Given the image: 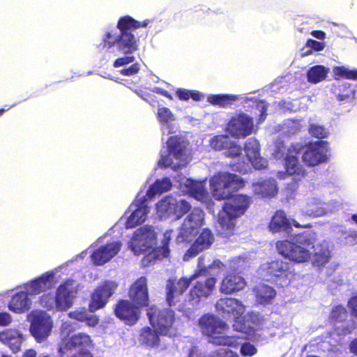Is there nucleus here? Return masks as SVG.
Instances as JSON below:
<instances>
[{
  "label": "nucleus",
  "mask_w": 357,
  "mask_h": 357,
  "mask_svg": "<svg viewBox=\"0 0 357 357\" xmlns=\"http://www.w3.org/2000/svg\"><path fill=\"white\" fill-rule=\"evenodd\" d=\"M149 22V20L139 22L130 15H125L120 17L117 22L116 26L119 33H113L112 31H107L105 33L98 47L110 49L116 46L120 52L127 55L116 59L113 64L114 68L123 66L135 61V56L129 54L138 50L139 39L132 32L140 27H146Z\"/></svg>",
  "instance_id": "nucleus-1"
},
{
  "label": "nucleus",
  "mask_w": 357,
  "mask_h": 357,
  "mask_svg": "<svg viewBox=\"0 0 357 357\" xmlns=\"http://www.w3.org/2000/svg\"><path fill=\"white\" fill-rule=\"evenodd\" d=\"M218 213L216 230L218 235L228 238L235 234V220L243 215L251 204V198L243 194L231 195Z\"/></svg>",
  "instance_id": "nucleus-2"
},
{
  "label": "nucleus",
  "mask_w": 357,
  "mask_h": 357,
  "mask_svg": "<svg viewBox=\"0 0 357 357\" xmlns=\"http://www.w3.org/2000/svg\"><path fill=\"white\" fill-rule=\"evenodd\" d=\"M313 243L310 234L303 232L296 236V243L284 240L276 243L278 253L284 258L296 263H302L310 259L311 253L307 249Z\"/></svg>",
  "instance_id": "nucleus-3"
},
{
  "label": "nucleus",
  "mask_w": 357,
  "mask_h": 357,
  "mask_svg": "<svg viewBox=\"0 0 357 357\" xmlns=\"http://www.w3.org/2000/svg\"><path fill=\"white\" fill-rule=\"evenodd\" d=\"M198 324L203 335L212 337V343L220 346L235 347L236 340L229 336H215L221 334L227 328V324L213 314H205L198 321Z\"/></svg>",
  "instance_id": "nucleus-4"
},
{
  "label": "nucleus",
  "mask_w": 357,
  "mask_h": 357,
  "mask_svg": "<svg viewBox=\"0 0 357 357\" xmlns=\"http://www.w3.org/2000/svg\"><path fill=\"white\" fill-rule=\"evenodd\" d=\"M244 185V181L235 174L218 172L210 179L213 197L218 201L228 199L236 190Z\"/></svg>",
  "instance_id": "nucleus-5"
},
{
  "label": "nucleus",
  "mask_w": 357,
  "mask_h": 357,
  "mask_svg": "<svg viewBox=\"0 0 357 357\" xmlns=\"http://www.w3.org/2000/svg\"><path fill=\"white\" fill-rule=\"evenodd\" d=\"M262 271L267 281L283 287L288 285L294 276L290 264L282 259H275L263 265Z\"/></svg>",
  "instance_id": "nucleus-6"
},
{
  "label": "nucleus",
  "mask_w": 357,
  "mask_h": 357,
  "mask_svg": "<svg viewBox=\"0 0 357 357\" xmlns=\"http://www.w3.org/2000/svg\"><path fill=\"white\" fill-rule=\"evenodd\" d=\"M206 268L196 270L193 274L187 277H181L178 280L169 279L165 287V298L169 306H175L181 302L183 294L190 287L191 282L197 279L201 275H205Z\"/></svg>",
  "instance_id": "nucleus-7"
},
{
  "label": "nucleus",
  "mask_w": 357,
  "mask_h": 357,
  "mask_svg": "<svg viewBox=\"0 0 357 357\" xmlns=\"http://www.w3.org/2000/svg\"><path fill=\"white\" fill-rule=\"evenodd\" d=\"M147 317L150 324L160 335H168L174 331L175 312L170 308L159 309L155 305L147 310Z\"/></svg>",
  "instance_id": "nucleus-8"
},
{
  "label": "nucleus",
  "mask_w": 357,
  "mask_h": 357,
  "mask_svg": "<svg viewBox=\"0 0 357 357\" xmlns=\"http://www.w3.org/2000/svg\"><path fill=\"white\" fill-rule=\"evenodd\" d=\"M118 287V282L110 280H105L98 284L91 294L89 304V311L94 312L103 308Z\"/></svg>",
  "instance_id": "nucleus-9"
},
{
  "label": "nucleus",
  "mask_w": 357,
  "mask_h": 357,
  "mask_svg": "<svg viewBox=\"0 0 357 357\" xmlns=\"http://www.w3.org/2000/svg\"><path fill=\"white\" fill-rule=\"evenodd\" d=\"M156 208L161 215L173 216L178 219L190 211L191 206L184 199L177 200L167 196L159 201Z\"/></svg>",
  "instance_id": "nucleus-10"
},
{
  "label": "nucleus",
  "mask_w": 357,
  "mask_h": 357,
  "mask_svg": "<svg viewBox=\"0 0 357 357\" xmlns=\"http://www.w3.org/2000/svg\"><path fill=\"white\" fill-rule=\"evenodd\" d=\"M92 346L91 337L84 333H79L73 335L69 338H63L59 344L58 351L61 357L69 351L77 350L80 356L84 353H90L88 350Z\"/></svg>",
  "instance_id": "nucleus-11"
},
{
  "label": "nucleus",
  "mask_w": 357,
  "mask_h": 357,
  "mask_svg": "<svg viewBox=\"0 0 357 357\" xmlns=\"http://www.w3.org/2000/svg\"><path fill=\"white\" fill-rule=\"evenodd\" d=\"M116 318L128 326H134L140 318V307L126 299H119L114 307Z\"/></svg>",
  "instance_id": "nucleus-12"
},
{
  "label": "nucleus",
  "mask_w": 357,
  "mask_h": 357,
  "mask_svg": "<svg viewBox=\"0 0 357 357\" xmlns=\"http://www.w3.org/2000/svg\"><path fill=\"white\" fill-rule=\"evenodd\" d=\"M328 143L319 140L310 143L303 153V161L308 167H315L328 161Z\"/></svg>",
  "instance_id": "nucleus-13"
},
{
  "label": "nucleus",
  "mask_w": 357,
  "mask_h": 357,
  "mask_svg": "<svg viewBox=\"0 0 357 357\" xmlns=\"http://www.w3.org/2000/svg\"><path fill=\"white\" fill-rule=\"evenodd\" d=\"M227 130L231 136L237 138L249 136L254 130L253 119L244 113L236 114L229 119Z\"/></svg>",
  "instance_id": "nucleus-14"
},
{
  "label": "nucleus",
  "mask_w": 357,
  "mask_h": 357,
  "mask_svg": "<svg viewBox=\"0 0 357 357\" xmlns=\"http://www.w3.org/2000/svg\"><path fill=\"white\" fill-rule=\"evenodd\" d=\"M52 327L51 317L44 312H40L33 317L30 332L38 343H42L50 335Z\"/></svg>",
  "instance_id": "nucleus-15"
},
{
  "label": "nucleus",
  "mask_w": 357,
  "mask_h": 357,
  "mask_svg": "<svg viewBox=\"0 0 357 357\" xmlns=\"http://www.w3.org/2000/svg\"><path fill=\"white\" fill-rule=\"evenodd\" d=\"M204 211L199 208H193L181 225L178 237H181L182 241H188L189 237L197 233L198 229L204 224Z\"/></svg>",
  "instance_id": "nucleus-16"
},
{
  "label": "nucleus",
  "mask_w": 357,
  "mask_h": 357,
  "mask_svg": "<svg viewBox=\"0 0 357 357\" xmlns=\"http://www.w3.org/2000/svg\"><path fill=\"white\" fill-rule=\"evenodd\" d=\"M217 280L214 277H208L204 280H199L192 287L188 296L192 305H197L202 298H206L211 294Z\"/></svg>",
  "instance_id": "nucleus-17"
},
{
  "label": "nucleus",
  "mask_w": 357,
  "mask_h": 357,
  "mask_svg": "<svg viewBox=\"0 0 357 357\" xmlns=\"http://www.w3.org/2000/svg\"><path fill=\"white\" fill-rule=\"evenodd\" d=\"M216 310L223 316L240 318L245 312L243 303L235 298L225 297L218 299L215 303Z\"/></svg>",
  "instance_id": "nucleus-18"
},
{
  "label": "nucleus",
  "mask_w": 357,
  "mask_h": 357,
  "mask_svg": "<svg viewBox=\"0 0 357 357\" xmlns=\"http://www.w3.org/2000/svg\"><path fill=\"white\" fill-rule=\"evenodd\" d=\"M128 296L131 301L140 307L149 305V296L146 277L142 276L132 284Z\"/></svg>",
  "instance_id": "nucleus-19"
},
{
  "label": "nucleus",
  "mask_w": 357,
  "mask_h": 357,
  "mask_svg": "<svg viewBox=\"0 0 357 357\" xmlns=\"http://www.w3.org/2000/svg\"><path fill=\"white\" fill-rule=\"evenodd\" d=\"M244 151L248 161L256 169H264L268 166V161L260 155V145L255 138H249L244 144Z\"/></svg>",
  "instance_id": "nucleus-20"
},
{
  "label": "nucleus",
  "mask_w": 357,
  "mask_h": 357,
  "mask_svg": "<svg viewBox=\"0 0 357 357\" xmlns=\"http://www.w3.org/2000/svg\"><path fill=\"white\" fill-rule=\"evenodd\" d=\"M146 199L143 197L139 200H135L130 206V209L134 207L132 213L128 218L126 222V228H134L137 225L143 223L146 218V215L149 212V208L146 204Z\"/></svg>",
  "instance_id": "nucleus-21"
},
{
  "label": "nucleus",
  "mask_w": 357,
  "mask_h": 357,
  "mask_svg": "<svg viewBox=\"0 0 357 357\" xmlns=\"http://www.w3.org/2000/svg\"><path fill=\"white\" fill-rule=\"evenodd\" d=\"M121 243L119 241L107 243L95 250L91 255V260L96 266H101L109 261L120 250Z\"/></svg>",
  "instance_id": "nucleus-22"
},
{
  "label": "nucleus",
  "mask_w": 357,
  "mask_h": 357,
  "mask_svg": "<svg viewBox=\"0 0 357 357\" xmlns=\"http://www.w3.org/2000/svg\"><path fill=\"white\" fill-rule=\"evenodd\" d=\"M214 241V236L209 229L205 228L199 234L187 250L185 256L190 258L195 257L202 251L208 249Z\"/></svg>",
  "instance_id": "nucleus-23"
},
{
  "label": "nucleus",
  "mask_w": 357,
  "mask_h": 357,
  "mask_svg": "<svg viewBox=\"0 0 357 357\" xmlns=\"http://www.w3.org/2000/svg\"><path fill=\"white\" fill-rule=\"evenodd\" d=\"M246 285L245 279L236 272H228L222 280L220 290L225 294L238 292Z\"/></svg>",
  "instance_id": "nucleus-24"
},
{
  "label": "nucleus",
  "mask_w": 357,
  "mask_h": 357,
  "mask_svg": "<svg viewBox=\"0 0 357 357\" xmlns=\"http://www.w3.org/2000/svg\"><path fill=\"white\" fill-rule=\"evenodd\" d=\"M69 286L70 284L65 282L57 287L55 294L56 311H65L73 305L74 291Z\"/></svg>",
  "instance_id": "nucleus-25"
},
{
  "label": "nucleus",
  "mask_w": 357,
  "mask_h": 357,
  "mask_svg": "<svg viewBox=\"0 0 357 357\" xmlns=\"http://www.w3.org/2000/svg\"><path fill=\"white\" fill-rule=\"evenodd\" d=\"M26 291H20L13 294L8 303V308L15 314L28 311L31 305Z\"/></svg>",
  "instance_id": "nucleus-26"
},
{
  "label": "nucleus",
  "mask_w": 357,
  "mask_h": 357,
  "mask_svg": "<svg viewBox=\"0 0 357 357\" xmlns=\"http://www.w3.org/2000/svg\"><path fill=\"white\" fill-rule=\"evenodd\" d=\"M0 340L7 344L13 353L16 354L21 349L23 336L18 331L8 328L0 333Z\"/></svg>",
  "instance_id": "nucleus-27"
},
{
  "label": "nucleus",
  "mask_w": 357,
  "mask_h": 357,
  "mask_svg": "<svg viewBox=\"0 0 357 357\" xmlns=\"http://www.w3.org/2000/svg\"><path fill=\"white\" fill-rule=\"evenodd\" d=\"M52 273H46L26 284V292L31 295H37L46 291L50 286L53 279Z\"/></svg>",
  "instance_id": "nucleus-28"
},
{
  "label": "nucleus",
  "mask_w": 357,
  "mask_h": 357,
  "mask_svg": "<svg viewBox=\"0 0 357 357\" xmlns=\"http://www.w3.org/2000/svg\"><path fill=\"white\" fill-rule=\"evenodd\" d=\"M252 189L254 193L261 198L273 197L278 193V188L274 179L254 183Z\"/></svg>",
  "instance_id": "nucleus-29"
},
{
  "label": "nucleus",
  "mask_w": 357,
  "mask_h": 357,
  "mask_svg": "<svg viewBox=\"0 0 357 357\" xmlns=\"http://www.w3.org/2000/svg\"><path fill=\"white\" fill-rule=\"evenodd\" d=\"M268 227L271 231L277 233L287 231L291 228V226L285 213L282 210H278L273 215Z\"/></svg>",
  "instance_id": "nucleus-30"
},
{
  "label": "nucleus",
  "mask_w": 357,
  "mask_h": 357,
  "mask_svg": "<svg viewBox=\"0 0 357 357\" xmlns=\"http://www.w3.org/2000/svg\"><path fill=\"white\" fill-rule=\"evenodd\" d=\"M167 145L168 152L174 158L182 161L185 160L187 146L183 139L176 136H171L167 142Z\"/></svg>",
  "instance_id": "nucleus-31"
},
{
  "label": "nucleus",
  "mask_w": 357,
  "mask_h": 357,
  "mask_svg": "<svg viewBox=\"0 0 357 357\" xmlns=\"http://www.w3.org/2000/svg\"><path fill=\"white\" fill-rule=\"evenodd\" d=\"M159 335L160 333L155 328L146 326L141 329L139 340L142 344L147 347H158L160 342Z\"/></svg>",
  "instance_id": "nucleus-32"
},
{
  "label": "nucleus",
  "mask_w": 357,
  "mask_h": 357,
  "mask_svg": "<svg viewBox=\"0 0 357 357\" xmlns=\"http://www.w3.org/2000/svg\"><path fill=\"white\" fill-rule=\"evenodd\" d=\"M285 172L289 176H296L304 178L307 173L305 169L299 163L296 155H287L284 158Z\"/></svg>",
  "instance_id": "nucleus-33"
},
{
  "label": "nucleus",
  "mask_w": 357,
  "mask_h": 357,
  "mask_svg": "<svg viewBox=\"0 0 357 357\" xmlns=\"http://www.w3.org/2000/svg\"><path fill=\"white\" fill-rule=\"evenodd\" d=\"M172 184L170 179L165 177L162 179L156 180L147 190V195L153 197L157 194H162L169 191L172 188Z\"/></svg>",
  "instance_id": "nucleus-34"
},
{
  "label": "nucleus",
  "mask_w": 357,
  "mask_h": 357,
  "mask_svg": "<svg viewBox=\"0 0 357 357\" xmlns=\"http://www.w3.org/2000/svg\"><path fill=\"white\" fill-rule=\"evenodd\" d=\"M328 73V69L324 66L317 65L311 67L307 73V81L310 83L316 84L324 80Z\"/></svg>",
  "instance_id": "nucleus-35"
},
{
  "label": "nucleus",
  "mask_w": 357,
  "mask_h": 357,
  "mask_svg": "<svg viewBox=\"0 0 357 357\" xmlns=\"http://www.w3.org/2000/svg\"><path fill=\"white\" fill-rule=\"evenodd\" d=\"M187 188L188 192L197 200L204 199L208 195L204 183L202 181L190 180Z\"/></svg>",
  "instance_id": "nucleus-36"
},
{
  "label": "nucleus",
  "mask_w": 357,
  "mask_h": 357,
  "mask_svg": "<svg viewBox=\"0 0 357 357\" xmlns=\"http://www.w3.org/2000/svg\"><path fill=\"white\" fill-rule=\"evenodd\" d=\"M238 99V96L231 94L211 95L208 97V101L213 105L221 107H227Z\"/></svg>",
  "instance_id": "nucleus-37"
},
{
  "label": "nucleus",
  "mask_w": 357,
  "mask_h": 357,
  "mask_svg": "<svg viewBox=\"0 0 357 357\" xmlns=\"http://www.w3.org/2000/svg\"><path fill=\"white\" fill-rule=\"evenodd\" d=\"M258 301L261 304H268L275 297V290L267 285H261L257 291L256 294Z\"/></svg>",
  "instance_id": "nucleus-38"
},
{
  "label": "nucleus",
  "mask_w": 357,
  "mask_h": 357,
  "mask_svg": "<svg viewBox=\"0 0 357 357\" xmlns=\"http://www.w3.org/2000/svg\"><path fill=\"white\" fill-rule=\"evenodd\" d=\"M333 77L335 80L344 78L357 80V69L350 70L345 66H335L333 68Z\"/></svg>",
  "instance_id": "nucleus-39"
},
{
  "label": "nucleus",
  "mask_w": 357,
  "mask_h": 357,
  "mask_svg": "<svg viewBox=\"0 0 357 357\" xmlns=\"http://www.w3.org/2000/svg\"><path fill=\"white\" fill-rule=\"evenodd\" d=\"M154 236L155 232L152 227H141L134 232L132 243H134L135 241H147L153 238Z\"/></svg>",
  "instance_id": "nucleus-40"
},
{
  "label": "nucleus",
  "mask_w": 357,
  "mask_h": 357,
  "mask_svg": "<svg viewBox=\"0 0 357 357\" xmlns=\"http://www.w3.org/2000/svg\"><path fill=\"white\" fill-rule=\"evenodd\" d=\"M349 312L347 309L341 305H335L333 307L330 314V320L333 324L342 323L347 320Z\"/></svg>",
  "instance_id": "nucleus-41"
},
{
  "label": "nucleus",
  "mask_w": 357,
  "mask_h": 357,
  "mask_svg": "<svg viewBox=\"0 0 357 357\" xmlns=\"http://www.w3.org/2000/svg\"><path fill=\"white\" fill-rule=\"evenodd\" d=\"M231 138L227 135H215L211 138L210 146L215 151L226 150L231 144Z\"/></svg>",
  "instance_id": "nucleus-42"
},
{
  "label": "nucleus",
  "mask_w": 357,
  "mask_h": 357,
  "mask_svg": "<svg viewBox=\"0 0 357 357\" xmlns=\"http://www.w3.org/2000/svg\"><path fill=\"white\" fill-rule=\"evenodd\" d=\"M331 255L328 250H321L316 252L313 257V264L317 266H321L328 262Z\"/></svg>",
  "instance_id": "nucleus-43"
},
{
  "label": "nucleus",
  "mask_w": 357,
  "mask_h": 357,
  "mask_svg": "<svg viewBox=\"0 0 357 357\" xmlns=\"http://www.w3.org/2000/svg\"><path fill=\"white\" fill-rule=\"evenodd\" d=\"M40 304L47 310H56V301L55 296L48 293L40 297Z\"/></svg>",
  "instance_id": "nucleus-44"
},
{
  "label": "nucleus",
  "mask_w": 357,
  "mask_h": 357,
  "mask_svg": "<svg viewBox=\"0 0 357 357\" xmlns=\"http://www.w3.org/2000/svg\"><path fill=\"white\" fill-rule=\"evenodd\" d=\"M170 237L165 236L162 242V245L157 248L155 250L156 255L158 257H168L170 250L169 248V244L170 242Z\"/></svg>",
  "instance_id": "nucleus-45"
},
{
  "label": "nucleus",
  "mask_w": 357,
  "mask_h": 357,
  "mask_svg": "<svg viewBox=\"0 0 357 357\" xmlns=\"http://www.w3.org/2000/svg\"><path fill=\"white\" fill-rule=\"evenodd\" d=\"M157 118L161 123H167L169 121L173 120V114L169 108L160 107L158 110Z\"/></svg>",
  "instance_id": "nucleus-46"
},
{
  "label": "nucleus",
  "mask_w": 357,
  "mask_h": 357,
  "mask_svg": "<svg viewBox=\"0 0 357 357\" xmlns=\"http://www.w3.org/2000/svg\"><path fill=\"white\" fill-rule=\"evenodd\" d=\"M339 92L336 94L337 98L339 100H344L354 95L353 89L349 86H347L345 84L340 86L338 88Z\"/></svg>",
  "instance_id": "nucleus-47"
},
{
  "label": "nucleus",
  "mask_w": 357,
  "mask_h": 357,
  "mask_svg": "<svg viewBox=\"0 0 357 357\" xmlns=\"http://www.w3.org/2000/svg\"><path fill=\"white\" fill-rule=\"evenodd\" d=\"M310 135L318 139H323L327 137V132L323 126L318 125H311L309 128Z\"/></svg>",
  "instance_id": "nucleus-48"
},
{
  "label": "nucleus",
  "mask_w": 357,
  "mask_h": 357,
  "mask_svg": "<svg viewBox=\"0 0 357 357\" xmlns=\"http://www.w3.org/2000/svg\"><path fill=\"white\" fill-rule=\"evenodd\" d=\"M226 155L229 158H236L241 154V146L237 144L235 142L231 141V144L229 145L225 150Z\"/></svg>",
  "instance_id": "nucleus-49"
},
{
  "label": "nucleus",
  "mask_w": 357,
  "mask_h": 357,
  "mask_svg": "<svg viewBox=\"0 0 357 357\" xmlns=\"http://www.w3.org/2000/svg\"><path fill=\"white\" fill-rule=\"evenodd\" d=\"M306 46L310 47V50L303 55H308L312 53V50L314 51H321L325 47V44L323 42H319L313 39H308L306 42Z\"/></svg>",
  "instance_id": "nucleus-50"
},
{
  "label": "nucleus",
  "mask_w": 357,
  "mask_h": 357,
  "mask_svg": "<svg viewBox=\"0 0 357 357\" xmlns=\"http://www.w3.org/2000/svg\"><path fill=\"white\" fill-rule=\"evenodd\" d=\"M257 351L256 347L250 342H245L241 347V353L244 356H252Z\"/></svg>",
  "instance_id": "nucleus-51"
},
{
  "label": "nucleus",
  "mask_w": 357,
  "mask_h": 357,
  "mask_svg": "<svg viewBox=\"0 0 357 357\" xmlns=\"http://www.w3.org/2000/svg\"><path fill=\"white\" fill-rule=\"evenodd\" d=\"M212 357H238V356L231 350L220 349L212 352Z\"/></svg>",
  "instance_id": "nucleus-52"
},
{
  "label": "nucleus",
  "mask_w": 357,
  "mask_h": 357,
  "mask_svg": "<svg viewBox=\"0 0 357 357\" xmlns=\"http://www.w3.org/2000/svg\"><path fill=\"white\" fill-rule=\"evenodd\" d=\"M139 70V64L135 63L132 64L128 68L122 69L120 73L121 75L124 76H131L135 74H137Z\"/></svg>",
  "instance_id": "nucleus-53"
},
{
  "label": "nucleus",
  "mask_w": 357,
  "mask_h": 357,
  "mask_svg": "<svg viewBox=\"0 0 357 357\" xmlns=\"http://www.w3.org/2000/svg\"><path fill=\"white\" fill-rule=\"evenodd\" d=\"M86 314H87V312L86 310H84V311L75 310V311L70 312L68 314V316L71 319L77 320L79 321H85V320L86 319Z\"/></svg>",
  "instance_id": "nucleus-54"
},
{
  "label": "nucleus",
  "mask_w": 357,
  "mask_h": 357,
  "mask_svg": "<svg viewBox=\"0 0 357 357\" xmlns=\"http://www.w3.org/2000/svg\"><path fill=\"white\" fill-rule=\"evenodd\" d=\"M348 307L352 316L357 318V296L351 297L348 301Z\"/></svg>",
  "instance_id": "nucleus-55"
},
{
  "label": "nucleus",
  "mask_w": 357,
  "mask_h": 357,
  "mask_svg": "<svg viewBox=\"0 0 357 357\" xmlns=\"http://www.w3.org/2000/svg\"><path fill=\"white\" fill-rule=\"evenodd\" d=\"M169 153L165 155H161L158 164L160 167L167 168L172 166L173 161L170 157Z\"/></svg>",
  "instance_id": "nucleus-56"
},
{
  "label": "nucleus",
  "mask_w": 357,
  "mask_h": 357,
  "mask_svg": "<svg viewBox=\"0 0 357 357\" xmlns=\"http://www.w3.org/2000/svg\"><path fill=\"white\" fill-rule=\"evenodd\" d=\"M12 321L11 315L6 312H0V326H8Z\"/></svg>",
  "instance_id": "nucleus-57"
},
{
  "label": "nucleus",
  "mask_w": 357,
  "mask_h": 357,
  "mask_svg": "<svg viewBox=\"0 0 357 357\" xmlns=\"http://www.w3.org/2000/svg\"><path fill=\"white\" fill-rule=\"evenodd\" d=\"M176 94L181 100H188L190 99V90L185 89H178Z\"/></svg>",
  "instance_id": "nucleus-58"
},
{
  "label": "nucleus",
  "mask_w": 357,
  "mask_h": 357,
  "mask_svg": "<svg viewBox=\"0 0 357 357\" xmlns=\"http://www.w3.org/2000/svg\"><path fill=\"white\" fill-rule=\"evenodd\" d=\"M250 317L251 321L256 325H262L264 324V318L259 313L252 312Z\"/></svg>",
  "instance_id": "nucleus-59"
},
{
  "label": "nucleus",
  "mask_w": 357,
  "mask_h": 357,
  "mask_svg": "<svg viewBox=\"0 0 357 357\" xmlns=\"http://www.w3.org/2000/svg\"><path fill=\"white\" fill-rule=\"evenodd\" d=\"M85 321L86 322V324L89 326L94 327V326H96L98 324L99 319L96 315H92V314H86V319Z\"/></svg>",
  "instance_id": "nucleus-60"
},
{
  "label": "nucleus",
  "mask_w": 357,
  "mask_h": 357,
  "mask_svg": "<svg viewBox=\"0 0 357 357\" xmlns=\"http://www.w3.org/2000/svg\"><path fill=\"white\" fill-rule=\"evenodd\" d=\"M153 91L158 94H160V95L166 97L169 100H173V96H172V94H170L167 90H165L162 88L155 87L153 89Z\"/></svg>",
  "instance_id": "nucleus-61"
},
{
  "label": "nucleus",
  "mask_w": 357,
  "mask_h": 357,
  "mask_svg": "<svg viewBox=\"0 0 357 357\" xmlns=\"http://www.w3.org/2000/svg\"><path fill=\"white\" fill-rule=\"evenodd\" d=\"M311 35L314 36V38L323 40L326 37V33L321 30H314L311 32Z\"/></svg>",
  "instance_id": "nucleus-62"
},
{
  "label": "nucleus",
  "mask_w": 357,
  "mask_h": 357,
  "mask_svg": "<svg viewBox=\"0 0 357 357\" xmlns=\"http://www.w3.org/2000/svg\"><path fill=\"white\" fill-rule=\"evenodd\" d=\"M202 96V94L199 91L190 90V99L191 98L195 101H199Z\"/></svg>",
  "instance_id": "nucleus-63"
},
{
  "label": "nucleus",
  "mask_w": 357,
  "mask_h": 357,
  "mask_svg": "<svg viewBox=\"0 0 357 357\" xmlns=\"http://www.w3.org/2000/svg\"><path fill=\"white\" fill-rule=\"evenodd\" d=\"M350 350L352 353L357 355V337L354 339L350 343Z\"/></svg>",
  "instance_id": "nucleus-64"
}]
</instances>
